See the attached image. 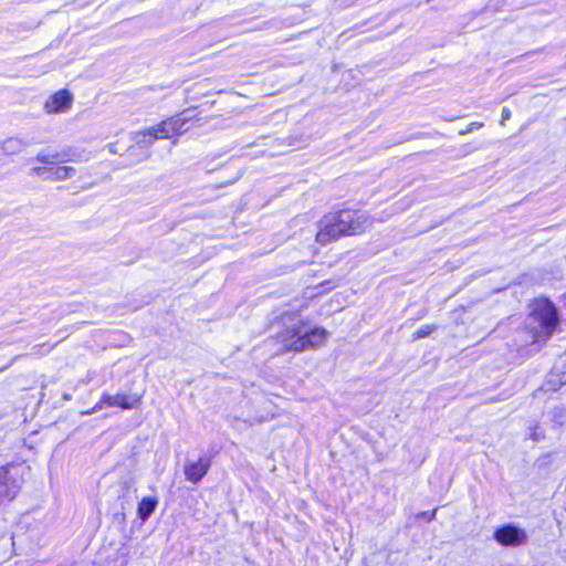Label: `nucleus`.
I'll use <instances>...</instances> for the list:
<instances>
[{
    "instance_id": "1",
    "label": "nucleus",
    "mask_w": 566,
    "mask_h": 566,
    "mask_svg": "<svg viewBox=\"0 0 566 566\" xmlns=\"http://www.w3.org/2000/svg\"><path fill=\"white\" fill-rule=\"evenodd\" d=\"M327 336L326 329L322 327L308 329L297 319L280 333L277 339L286 350L304 352L323 346L327 340Z\"/></svg>"
},
{
    "instance_id": "2",
    "label": "nucleus",
    "mask_w": 566,
    "mask_h": 566,
    "mask_svg": "<svg viewBox=\"0 0 566 566\" xmlns=\"http://www.w3.org/2000/svg\"><path fill=\"white\" fill-rule=\"evenodd\" d=\"M189 117L185 116V113L172 116L159 123L158 125L150 127L144 132H136L132 134V138L137 144L151 145L155 139H167L175 135H180L187 130L186 124L189 122Z\"/></svg>"
},
{
    "instance_id": "3",
    "label": "nucleus",
    "mask_w": 566,
    "mask_h": 566,
    "mask_svg": "<svg viewBox=\"0 0 566 566\" xmlns=\"http://www.w3.org/2000/svg\"><path fill=\"white\" fill-rule=\"evenodd\" d=\"M28 468L21 463L0 467V501L12 500L19 493Z\"/></svg>"
},
{
    "instance_id": "4",
    "label": "nucleus",
    "mask_w": 566,
    "mask_h": 566,
    "mask_svg": "<svg viewBox=\"0 0 566 566\" xmlns=\"http://www.w3.org/2000/svg\"><path fill=\"white\" fill-rule=\"evenodd\" d=\"M531 308V321L536 324L534 328H541L543 334L549 336L558 323L554 305L546 298H539L532 304Z\"/></svg>"
},
{
    "instance_id": "5",
    "label": "nucleus",
    "mask_w": 566,
    "mask_h": 566,
    "mask_svg": "<svg viewBox=\"0 0 566 566\" xmlns=\"http://www.w3.org/2000/svg\"><path fill=\"white\" fill-rule=\"evenodd\" d=\"M340 222L345 223V228H348L349 235L363 233L373 223L367 214L350 210L340 211Z\"/></svg>"
},
{
    "instance_id": "6",
    "label": "nucleus",
    "mask_w": 566,
    "mask_h": 566,
    "mask_svg": "<svg viewBox=\"0 0 566 566\" xmlns=\"http://www.w3.org/2000/svg\"><path fill=\"white\" fill-rule=\"evenodd\" d=\"M73 96L66 90H61L51 95L44 104L48 114H59L69 111L72 106Z\"/></svg>"
},
{
    "instance_id": "7",
    "label": "nucleus",
    "mask_w": 566,
    "mask_h": 566,
    "mask_svg": "<svg viewBox=\"0 0 566 566\" xmlns=\"http://www.w3.org/2000/svg\"><path fill=\"white\" fill-rule=\"evenodd\" d=\"M494 537L500 544L506 546H517L524 544L527 539V535L523 530L512 525L499 528Z\"/></svg>"
},
{
    "instance_id": "8",
    "label": "nucleus",
    "mask_w": 566,
    "mask_h": 566,
    "mask_svg": "<svg viewBox=\"0 0 566 566\" xmlns=\"http://www.w3.org/2000/svg\"><path fill=\"white\" fill-rule=\"evenodd\" d=\"M209 468L210 461L206 458H200L195 462L187 463L184 468V472L188 481L198 483L207 474Z\"/></svg>"
},
{
    "instance_id": "9",
    "label": "nucleus",
    "mask_w": 566,
    "mask_h": 566,
    "mask_svg": "<svg viewBox=\"0 0 566 566\" xmlns=\"http://www.w3.org/2000/svg\"><path fill=\"white\" fill-rule=\"evenodd\" d=\"M32 142L25 140L20 137H8L1 142L0 149L4 155H17L29 147Z\"/></svg>"
},
{
    "instance_id": "10",
    "label": "nucleus",
    "mask_w": 566,
    "mask_h": 566,
    "mask_svg": "<svg viewBox=\"0 0 566 566\" xmlns=\"http://www.w3.org/2000/svg\"><path fill=\"white\" fill-rule=\"evenodd\" d=\"M343 232L337 227H325V218L318 223V232L316 233V241L321 244H327L343 237Z\"/></svg>"
},
{
    "instance_id": "11",
    "label": "nucleus",
    "mask_w": 566,
    "mask_h": 566,
    "mask_svg": "<svg viewBox=\"0 0 566 566\" xmlns=\"http://www.w3.org/2000/svg\"><path fill=\"white\" fill-rule=\"evenodd\" d=\"M75 175L76 169L72 166H55L50 168L45 178L52 181H65L72 179Z\"/></svg>"
},
{
    "instance_id": "12",
    "label": "nucleus",
    "mask_w": 566,
    "mask_h": 566,
    "mask_svg": "<svg viewBox=\"0 0 566 566\" xmlns=\"http://www.w3.org/2000/svg\"><path fill=\"white\" fill-rule=\"evenodd\" d=\"M66 156L67 155L64 153H61V154L55 153V154L50 155V154H45L44 151H40V153H38L35 160L45 165V167L53 168L52 166H54L57 161L64 163Z\"/></svg>"
},
{
    "instance_id": "13",
    "label": "nucleus",
    "mask_w": 566,
    "mask_h": 566,
    "mask_svg": "<svg viewBox=\"0 0 566 566\" xmlns=\"http://www.w3.org/2000/svg\"><path fill=\"white\" fill-rule=\"evenodd\" d=\"M157 500L156 499H153V497H144L139 504H138V509H137V513H138V516L143 520V521H146L150 515L151 513L155 511L156 506H157Z\"/></svg>"
},
{
    "instance_id": "14",
    "label": "nucleus",
    "mask_w": 566,
    "mask_h": 566,
    "mask_svg": "<svg viewBox=\"0 0 566 566\" xmlns=\"http://www.w3.org/2000/svg\"><path fill=\"white\" fill-rule=\"evenodd\" d=\"M103 402H106L108 406H118L123 409H132L134 407V402L129 400V398L125 395H115V396H103Z\"/></svg>"
},
{
    "instance_id": "15",
    "label": "nucleus",
    "mask_w": 566,
    "mask_h": 566,
    "mask_svg": "<svg viewBox=\"0 0 566 566\" xmlns=\"http://www.w3.org/2000/svg\"><path fill=\"white\" fill-rule=\"evenodd\" d=\"M325 227H337L344 235H349L348 228H345V223L340 222V211L325 216Z\"/></svg>"
},
{
    "instance_id": "16",
    "label": "nucleus",
    "mask_w": 566,
    "mask_h": 566,
    "mask_svg": "<svg viewBox=\"0 0 566 566\" xmlns=\"http://www.w3.org/2000/svg\"><path fill=\"white\" fill-rule=\"evenodd\" d=\"M325 227H337L344 235H349L348 228H345V223L340 222V211L325 216Z\"/></svg>"
},
{
    "instance_id": "17",
    "label": "nucleus",
    "mask_w": 566,
    "mask_h": 566,
    "mask_svg": "<svg viewBox=\"0 0 566 566\" xmlns=\"http://www.w3.org/2000/svg\"><path fill=\"white\" fill-rule=\"evenodd\" d=\"M436 325H423L412 334V339L417 340L420 338H424L432 334L436 331Z\"/></svg>"
},
{
    "instance_id": "18",
    "label": "nucleus",
    "mask_w": 566,
    "mask_h": 566,
    "mask_svg": "<svg viewBox=\"0 0 566 566\" xmlns=\"http://www.w3.org/2000/svg\"><path fill=\"white\" fill-rule=\"evenodd\" d=\"M483 127V123L474 122L468 125L464 129L460 130V135L470 134L475 129H481Z\"/></svg>"
},
{
    "instance_id": "19",
    "label": "nucleus",
    "mask_w": 566,
    "mask_h": 566,
    "mask_svg": "<svg viewBox=\"0 0 566 566\" xmlns=\"http://www.w3.org/2000/svg\"><path fill=\"white\" fill-rule=\"evenodd\" d=\"M49 167H33L31 171L35 176H43L44 174L49 175Z\"/></svg>"
},
{
    "instance_id": "20",
    "label": "nucleus",
    "mask_w": 566,
    "mask_h": 566,
    "mask_svg": "<svg viewBox=\"0 0 566 566\" xmlns=\"http://www.w3.org/2000/svg\"><path fill=\"white\" fill-rule=\"evenodd\" d=\"M511 115H512L511 111H510L509 108L504 107V108L502 109V114H501L502 123H503V122H505V120H507V119H510V118H511Z\"/></svg>"
},
{
    "instance_id": "21",
    "label": "nucleus",
    "mask_w": 566,
    "mask_h": 566,
    "mask_svg": "<svg viewBox=\"0 0 566 566\" xmlns=\"http://www.w3.org/2000/svg\"><path fill=\"white\" fill-rule=\"evenodd\" d=\"M107 149L109 150L111 154H114V155H116L118 153V150L116 148V144H114V143L108 144Z\"/></svg>"
},
{
    "instance_id": "22",
    "label": "nucleus",
    "mask_w": 566,
    "mask_h": 566,
    "mask_svg": "<svg viewBox=\"0 0 566 566\" xmlns=\"http://www.w3.org/2000/svg\"><path fill=\"white\" fill-rule=\"evenodd\" d=\"M103 405H106V402H103V399H102L98 403H96V405L93 407V409H92V411H91V412H95V411H97V410H101V409H102V407H103Z\"/></svg>"
},
{
    "instance_id": "23",
    "label": "nucleus",
    "mask_w": 566,
    "mask_h": 566,
    "mask_svg": "<svg viewBox=\"0 0 566 566\" xmlns=\"http://www.w3.org/2000/svg\"><path fill=\"white\" fill-rule=\"evenodd\" d=\"M434 515H436V510L432 511V513L429 515V520H432L434 517Z\"/></svg>"
}]
</instances>
